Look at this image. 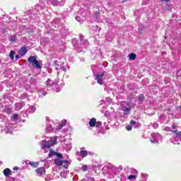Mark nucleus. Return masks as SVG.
Returning <instances> with one entry per match:
<instances>
[{
	"label": "nucleus",
	"instance_id": "f257e3e1",
	"mask_svg": "<svg viewBox=\"0 0 181 181\" xmlns=\"http://www.w3.org/2000/svg\"><path fill=\"white\" fill-rule=\"evenodd\" d=\"M56 144H57V136H55L53 141L42 140L41 144V148L42 149H49V148H51V146L56 145Z\"/></svg>",
	"mask_w": 181,
	"mask_h": 181
},
{
	"label": "nucleus",
	"instance_id": "f03ea898",
	"mask_svg": "<svg viewBox=\"0 0 181 181\" xmlns=\"http://www.w3.org/2000/svg\"><path fill=\"white\" fill-rule=\"evenodd\" d=\"M28 63H33V67L35 69H42V66L39 64V61L36 59V57L31 56L28 59Z\"/></svg>",
	"mask_w": 181,
	"mask_h": 181
},
{
	"label": "nucleus",
	"instance_id": "7ed1b4c3",
	"mask_svg": "<svg viewBox=\"0 0 181 181\" xmlns=\"http://www.w3.org/2000/svg\"><path fill=\"white\" fill-rule=\"evenodd\" d=\"M131 110H132V107L129 106V103H127V106H124L122 108L124 115H129V114H131Z\"/></svg>",
	"mask_w": 181,
	"mask_h": 181
},
{
	"label": "nucleus",
	"instance_id": "20e7f679",
	"mask_svg": "<svg viewBox=\"0 0 181 181\" xmlns=\"http://www.w3.org/2000/svg\"><path fill=\"white\" fill-rule=\"evenodd\" d=\"M104 74H105V72L96 75V80L100 86H103V77H104Z\"/></svg>",
	"mask_w": 181,
	"mask_h": 181
},
{
	"label": "nucleus",
	"instance_id": "39448f33",
	"mask_svg": "<svg viewBox=\"0 0 181 181\" xmlns=\"http://www.w3.org/2000/svg\"><path fill=\"white\" fill-rule=\"evenodd\" d=\"M3 173L6 177H8V176H12V170L9 168H5L3 171Z\"/></svg>",
	"mask_w": 181,
	"mask_h": 181
},
{
	"label": "nucleus",
	"instance_id": "423d86ee",
	"mask_svg": "<svg viewBox=\"0 0 181 181\" xmlns=\"http://www.w3.org/2000/svg\"><path fill=\"white\" fill-rule=\"evenodd\" d=\"M19 53L21 56H25L26 53H28V48L26 47L23 46L20 49Z\"/></svg>",
	"mask_w": 181,
	"mask_h": 181
},
{
	"label": "nucleus",
	"instance_id": "0eeeda50",
	"mask_svg": "<svg viewBox=\"0 0 181 181\" xmlns=\"http://www.w3.org/2000/svg\"><path fill=\"white\" fill-rule=\"evenodd\" d=\"M97 122V119L95 118H91L89 121V125L90 127V128H94V127H95V124Z\"/></svg>",
	"mask_w": 181,
	"mask_h": 181
},
{
	"label": "nucleus",
	"instance_id": "6e6552de",
	"mask_svg": "<svg viewBox=\"0 0 181 181\" xmlns=\"http://www.w3.org/2000/svg\"><path fill=\"white\" fill-rule=\"evenodd\" d=\"M36 173H38V175H43V173H46V170L45 168L41 167L35 170Z\"/></svg>",
	"mask_w": 181,
	"mask_h": 181
},
{
	"label": "nucleus",
	"instance_id": "1a4fd4ad",
	"mask_svg": "<svg viewBox=\"0 0 181 181\" xmlns=\"http://www.w3.org/2000/svg\"><path fill=\"white\" fill-rule=\"evenodd\" d=\"M28 165H30L32 168H37L39 166V162H29Z\"/></svg>",
	"mask_w": 181,
	"mask_h": 181
},
{
	"label": "nucleus",
	"instance_id": "9d476101",
	"mask_svg": "<svg viewBox=\"0 0 181 181\" xmlns=\"http://www.w3.org/2000/svg\"><path fill=\"white\" fill-rule=\"evenodd\" d=\"M80 153H81L82 158H86V156H87L88 155V151H87L86 150H81L80 151Z\"/></svg>",
	"mask_w": 181,
	"mask_h": 181
},
{
	"label": "nucleus",
	"instance_id": "9b49d317",
	"mask_svg": "<svg viewBox=\"0 0 181 181\" xmlns=\"http://www.w3.org/2000/svg\"><path fill=\"white\" fill-rule=\"evenodd\" d=\"M56 166H62L63 165V160L59 159H55L54 160Z\"/></svg>",
	"mask_w": 181,
	"mask_h": 181
},
{
	"label": "nucleus",
	"instance_id": "f8f14e48",
	"mask_svg": "<svg viewBox=\"0 0 181 181\" xmlns=\"http://www.w3.org/2000/svg\"><path fill=\"white\" fill-rule=\"evenodd\" d=\"M129 60H135V59H136V54L130 53L129 54Z\"/></svg>",
	"mask_w": 181,
	"mask_h": 181
},
{
	"label": "nucleus",
	"instance_id": "ddd939ff",
	"mask_svg": "<svg viewBox=\"0 0 181 181\" xmlns=\"http://www.w3.org/2000/svg\"><path fill=\"white\" fill-rule=\"evenodd\" d=\"M57 152L54 151L53 149H49V153L48 154V158H52V156H55Z\"/></svg>",
	"mask_w": 181,
	"mask_h": 181
},
{
	"label": "nucleus",
	"instance_id": "4468645a",
	"mask_svg": "<svg viewBox=\"0 0 181 181\" xmlns=\"http://www.w3.org/2000/svg\"><path fill=\"white\" fill-rule=\"evenodd\" d=\"M9 57L11 59V60H13L15 57V51L11 50L9 54Z\"/></svg>",
	"mask_w": 181,
	"mask_h": 181
},
{
	"label": "nucleus",
	"instance_id": "2eb2a0df",
	"mask_svg": "<svg viewBox=\"0 0 181 181\" xmlns=\"http://www.w3.org/2000/svg\"><path fill=\"white\" fill-rule=\"evenodd\" d=\"M9 42H16V35H11L9 38Z\"/></svg>",
	"mask_w": 181,
	"mask_h": 181
},
{
	"label": "nucleus",
	"instance_id": "dca6fc26",
	"mask_svg": "<svg viewBox=\"0 0 181 181\" xmlns=\"http://www.w3.org/2000/svg\"><path fill=\"white\" fill-rule=\"evenodd\" d=\"M101 125H103V122H101L100 121H96V123L95 124V127L96 128H100V127H101Z\"/></svg>",
	"mask_w": 181,
	"mask_h": 181
},
{
	"label": "nucleus",
	"instance_id": "f3484780",
	"mask_svg": "<svg viewBox=\"0 0 181 181\" xmlns=\"http://www.w3.org/2000/svg\"><path fill=\"white\" fill-rule=\"evenodd\" d=\"M129 180H132V179L135 180L136 179V175H131L128 177Z\"/></svg>",
	"mask_w": 181,
	"mask_h": 181
},
{
	"label": "nucleus",
	"instance_id": "a211bd4d",
	"mask_svg": "<svg viewBox=\"0 0 181 181\" xmlns=\"http://www.w3.org/2000/svg\"><path fill=\"white\" fill-rule=\"evenodd\" d=\"M139 101H144V100H145V96L143 94L140 95L139 96Z\"/></svg>",
	"mask_w": 181,
	"mask_h": 181
},
{
	"label": "nucleus",
	"instance_id": "6ab92c4d",
	"mask_svg": "<svg viewBox=\"0 0 181 181\" xmlns=\"http://www.w3.org/2000/svg\"><path fill=\"white\" fill-rule=\"evenodd\" d=\"M126 129L127 131H132V126L130 124L126 126Z\"/></svg>",
	"mask_w": 181,
	"mask_h": 181
},
{
	"label": "nucleus",
	"instance_id": "aec40b11",
	"mask_svg": "<svg viewBox=\"0 0 181 181\" xmlns=\"http://www.w3.org/2000/svg\"><path fill=\"white\" fill-rule=\"evenodd\" d=\"M55 156H57V158H59V159H62V158H63V154L57 152V154Z\"/></svg>",
	"mask_w": 181,
	"mask_h": 181
},
{
	"label": "nucleus",
	"instance_id": "412c9836",
	"mask_svg": "<svg viewBox=\"0 0 181 181\" xmlns=\"http://www.w3.org/2000/svg\"><path fill=\"white\" fill-rule=\"evenodd\" d=\"M63 127H64L63 124H60L57 127V129L60 130L63 129Z\"/></svg>",
	"mask_w": 181,
	"mask_h": 181
},
{
	"label": "nucleus",
	"instance_id": "4be33fe9",
	"mask_svg": "<svg viewBox=\"0 0 181 181\" xmlns=\"http://www.w3.org/2000/svg\"><path fill=\"white\" fill-rule=\"evenodd\" d=\"M130 125H136V121L131 120L130 121Z\"/></svg>",
	"mask_w": 181,
	"mask_h": 181
},
{
	"label": "nucleus",
	"instance_id": "5701e85b",
	"mask_svg": "<svg viewBox=\"0 0 181 181\" xmlns=\"http://www.w3.org/2000/svg\"><path fill=\"white\" fill-rule=\"evenodd\" d=\"M87 169H88L87 165H83L82 166V170H83V172L87 171Z\"/></svg>",
	"mask_w": 181,
	"mask_h": 181
},
{
	"label": "nucleus",
	"instance_id": "b1692460",
	"mask_svg": "<svg viewBox=\"0 0 181 181\" xmlns=\"http://www.w3.org/2000/svg\"><path fill=\"white\" fill-rule=\"evenodd\" d=\"M66 122H67V121H66V120H62V125H63L64 127H65V125H66Z\"/></svg>",
	"mask_w": 181,
	"mask_h": 181
},
{
	"label": "nucleus",
	"instance_id": "393cba45",
	"mask_svg": "<svg viewBox=\"0 0 181 181\" xmlns=\"http://www.w3.org/2000/svg\"><path fill=\"white\" fill-rule=\"evenodd\" d=\"M52 5H54V6H57V1H52Z\"/></svg>",
	"mask_w": 181,
	"mask_h": 181
},
{
	"label": "nucleus",
	"instance_id": "a878e982",
	"mask_svg": "<svg viewBox=\"0 0 181 181\" xmlns=\"http://www.w3.org/2000/svg\"><path fill=\"white\" fill-rule=\"evenodd\" d=\"M18 117H19V115H18V114H14L13 116V118L14 119H16V118H18Z\"/></svg>",
	"mask_w": 181,
	"mask_h": 181
},
{
	"label": "nucleus",
	"instance_id": "bb28decb",
	"mask_svg": "<svg viewBox=\"0 0 181 181\" xmlns=\"http://www.w3.org/2000/svg\"><path fill=\"white\" fill-rule=\"evenodd\" d=\"M69 165V160H62V164Z\"/></svg>",
	"mask_w": 181,
	"mask_h": 181
},
{
	"label": "nucleus",
	"instance_id": "cd10ccee",
	"mask_svg": "<svg viewBox=\"0 0 181 181\" xmlns=\"http://www.w3.org/2000/svg\"><path fill=\"white\" fill-rule=\"evenodd\" d=\"M13 170H19V167L15 166V167L13 168Z\"/></svg>",
	"mask_w": 181,
	"mask_h": 181
},
{
	"label": "nucleus",
	"instance_id": "c85d7f7f",
	"mask_svg": "<svg viewBox=\"0 0 181 181\" xmlns=\"http://www.w3.org/2000/svg\"><path fill=\"white\" fill-rule=\"evenodd\" d=\"M172 129H176V126H175V125H173V126H172Z\"/></svg>",
	"mask_w": 181,
	"mask_h": 181
},
{
	"label": "nucleus",
	"instance_id": "c756f323",
	"mask_svg": "<svg viewBox=\"0 0 181 181\" xmlns=\"http://www.w3.org/2000/svg\"><path fill=\"white\" fill-rule=\"evenodd\" d=\"M16 57V59H19L20 56H19V55H16V57Z\"/></svg>",
	"mask_w": 181,
	"mask_h": 181
},
{
	"label": "nucleus",
	"instance_id": "7c9ffc66",
	"mask_svg": "<svg viewBox=\"0 0 181 181\" xmlns=\"http://www.w3.org/2000/svg\"><path fill=\"white\" fill-rule=\"evenodd\" d=\"M49 79H48L47 81V85L49 84Z\"/></svg>",
	"mask_w": 181,
	"mask_h": 181
},
{
	"label": "nucleus",
	"instance_id": "2f4dec72",
	"mask_svg": "<svg viewBox=\"0 0 181 181\" xmlns=\"http://www.w3.org/2000/svg\"><path fill=\"white\" fill-rule=\"evenodd\" d=\"M78 17H76V19H78Z\"/></svg>",
	"mask_w": 181,
	"mask_h": 181
}]
</instances>
